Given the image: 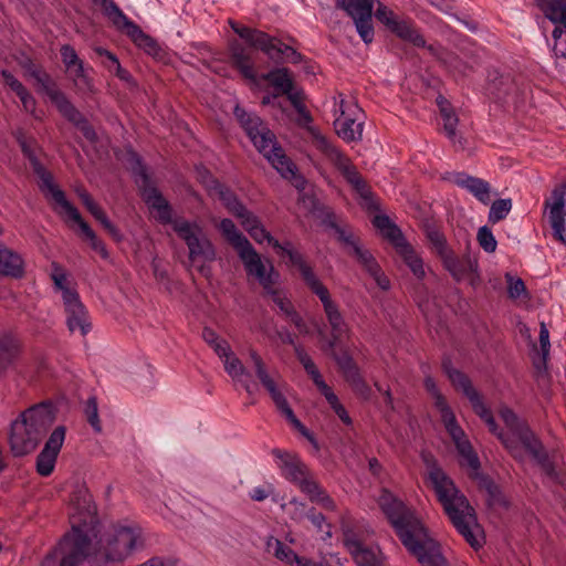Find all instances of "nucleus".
<instances>
[{"label":"nucleus","mask_w":566,"mask_h":566,"mask_svg":"<svg viewBox=\"0 0 566 566\" xmlns=\"http://www.w3.org/2000/svg\"><path fill=\"white\" fill-rule=\"evenodd\" d=\"M202 338L214 350L218 357L224 356L227 350L230 348L229 343L226 339L220 338L217 333L209 327L203 328Z\"/></svg>","instance_id":"obj_48"},{"label":"nucleus","mask_w":566,"mask_h":566,"mask_svg":"<svg viewBox=\"0 0 566 566\" xmlns=\"http://www.w3.org/2000/svg\"><path fill=\"white\" fill-rule=\"evenodd\" d=\"M275 59H282L290 63H298L301 61V54L296 52L293 48L283 44L279 41L276 50H275Z\"/></svg>","instance_id":"obj_57"},{"label":"nucleus","mask_w":566,"mask_h":566,"mask_svg":"<svg viewBox=\"0 0 566 566\" xmlns=\"http://www.w3.org/2000/svg\"><path fill=\"white\" fill-rule=\"evenodd\" d=\"M283 94L287 95V98L296 109V112L300 114L302 119L305 123H310L312 120V117L310 113L306 111L305 105L303 104V95L302 92L293 88H290V92H284Z\"/></svg>","instance_id":"obj_54"},{"label":"nucleus","mask_w":566,"mask_h":566,"mask_svg":"<svg viewBox=\"0 0 566 566\" xmlns=\"http://www.w3.org/2000/svg\"><path fill=\"white\" fill-rule=\"evenodd\" d=\"M62 116L73 123L84 135V137L91 142L96 139V133L93 127L88 124L85 117L75 108V106L69 102L64 107L59 111Z\"/></svg>","instance_id":"obj_38"},{"label":"nucleus","mask_w":566,"mask_h":566,"mask_svg":"<svg viewBox=\"0 0 566 566\" xmlns=\"http://www.w3.org/2000/svg\"><path fill=\"white\" fill-rule=\"evenodd\" d=\"M262 78L271 83V85L279 91V94L290 92V88H293L294 84L291 72L285 67L263 74Z\"/></svg>","instance_id":"obj_42"},{"label":"nucleus","mask_w":566,"mask_h":566,"mask_svg":"<svg viewBox=\"0 0 566 566\" xmlns=\"http://www.w3.org/2000/svg\"><path fill=\"white\" fill-rule=\"evenodd\" d=\"M378 505L405 547L422 566H448L440 552V545L428 535L421 521L400 500L389 491L382 490Z\"/></svg>","instance_id":"obj_5"},{"label":"nucleus","mask_w":566,"mask_h":566,"mask_svg":"<svg viewBox=\"0 0 566 566\" xmlns=\"http://www.w3.org/2000/svg\"><path fill=\"white\" fill-rule=\"evenodd\" d=\"M444 368L452 385L458 390H462L468 397L475 413L485 421L489 430L497 436L512 457L517 460H523L524 452H527L542 467L547 475L552 478L556 476L554 465L544 452L542 443L511 409L504 407L500 410V417L509 431L507 433L499 431L491 411L485 407L480 395L472 387L469 378L459 370L449 369L447 365H444Z\"/></svg>","instance_id":"obj_2"},{"label":"nucleus","mask_w":566,"mask_h":566,"mask_svg":"<svg viewBox=\"0 0 566 566\" xmlns=\"http://www.w3.org/2000/svg\"><path fill=\"white\" fill-rule=\"evenodd\" d=\"M448 433L454 442L457 450L462 458L461 463L468 465L475 474L480 468V461L473 451L470 441L467 439L464 431L458 424L455 416L452 415L442 420Z\"/></svg>","instance_id":"obj_22"},{"label":"nucleus","mask_w":566,"mask_h":566,"mask_svg":"<svg viewBox=\"0 0 566 566\" xmlns=\"http://www.w3.org/2000/svg\"><path fill=\"white\" fill-rule=\"evenodd\" d=\"M439 106H440L441 117H442V120H443L444 133L447 134L448 138L453 144L459 143V145L462 147L463 146L462 145V140L457 135L458 117L454 115V113L449 107L447 102H440Z\"/></svg>","instance_id":"obj_43"},{"label":"nucleus","mask_w":566,"mask_h":566,"mask_svg":"<svg viewBox=\"0 0 566 566\" xmlns=\"http://www.w3.org/2000/svg\"><path fill=\"white\" fill-rule=\"evenodd\" d=\"M85 415L90 424L96 432L102 431V426L98 418L97 402L94 397L88 398L85 406Z\"/></svg>","instance_id":"obj_56"},{"label":"nucleus","mask_w":566,"mask_h":566,"mask_svg":"<svg viewBox=\"0 0 566 566\" xmlns=\"http://www.w3.org/2000/svg\"><path fill=\"white\" fill-rule=\"evenodd\" d=\"M282 509L296 522L302 521L308 513L306 504L298 501L296 497H293L287 503L282 504Z\"/></svg>","instance_id":"obj_51"},{"label":"nucleus","mask_w":566,"mask_h":566,"mask_svg":"<svg viewBox=\"0 0 566 566\" xmlns=\"http://www.w3.org/2000/svg\"><path fill=\"white\" fill-rule=\"evenodd\" d=\"M564 188L558 187L552 191L551 198L546 200L545 207L548 210V221L556 240L566 245V210Z\"/></svg>","instance_id":"obj_21"},{"label":"nucleus","mask_w":566,"mask_h":566,"mask_svg":"<svg viewBox=\"0 0 566 566\" xmlns=\"http://www.w3.org/2000/svg\"><path fill=\"white\" fill-rule=\"evenodd\" d=\"M36 84L39 85V90L48 95V97L59 111H61L64 105L70 102L65 94L56 87L55 82L46 72L40 76V78L36 81Z\"/></svg>","instance_id":"obj_40"},{"label":"nucleus","mask_w":566,"mask_h":566,"mask_svg":"<svg viewBox=\"0 0 566 566\" xmlns=\"http://www.w3.org/2000/svg\"><path fill=\"white\" fill-rule=\"evenodd\" d=\"M373 223L384 237L394 243L395 247L405 241L401 231L390 222L388 217L376 216L373 220Z\"/></svg>","instance_id":"obj_45"},{"label":"nucleus","mask_w":566,"mask_h":566,"mask_svg":"<svg viewBox=\"0 0 566 566\" xmlns=\"http://www.w3.org/2000/svg\"><path fill=\"white\" fill-rule=\"evenodd\" d=\"M424 387L427 391L431 395L434 400V407L440 412L441 420L454 415L451 408L449 407L446 398L439 391L436 381L430 376H427L424 379Z\"/></svg>","instance_id":"obj_44"},{"label":"nucleus","mask_w":566,"mask_h":566,"mask_svg":"<svg viewBox=\"0 0 566 566\" xmlns=\"http://www.w3.org/2000/svg\"><path fill=\"white\" fill-rule=\"evenodd\" d=\"M249 234L258 243L266 241L269 244H271L280 256L287 258L291 265L297 268L300 274L304 271V268L310 266L303 255L294 250L290 242L281 244L263 228L262 224H259L256 228L251 230Z\"/></svg>","instance_id":"obj_24"},{"label":"nucleus","mask_w":566,"mask_h":566,"mask_svg":"<svg viewBox=\"0 0 566 566\" xmlns=\"http://www.w3.org/2000/svg\"><path fill=\"white\" fill-rule=\"evenodd\" d=\"M375 17L388 31L400 40L417 48L426 45L424 38L410 18L396 13L382 3L378 4Z\"/></svg>","instance_id":"obj_17"},{"label":"nucleus","mask_w":566,"mask_h":566,"mask_svg":"<svg viewBox=\"0 0 566 566\" xmlns=\"http://www.w3.org/2000/svg\"><path fill=\"white\" fill-rule=\"evenodd\" d=\"M336 231L338 239L345 243L347 253L357 259L381 290H388L390 287L388 277L381 272L373 254L359 243L353 231L343 228H336Z\"/></svg>","instance_id":"obj_18"},{"label":"nucleus","mask_w":566,"mask_h":566,"mask_svg":"<svg viewBox=\"0 0 566 566\" xmlns=\"http://www.w3.org/2000/svg\"><path fill=\"white\" fill-rule=\"evenodd\" d=\"M272 454L276 459V465L283 478L295 484L312 502L325 510H335L334 500L318 484L313 472L295 453L274 449Z\"/></svg>","instance_id":"obj_9"},{"label":"nucleus","mask_w":566,"mask_h":566,"mask_svg":"<svg viewBox=\"0 0 566 566\" xmlns=\"http://www.w3.org/2000/svg\"><path fill=\"white\" fill-rule=\"evenodd\" d=\"M512 209L511 199H500L495 200L489 212V221L492 223H496L503 220Z\"/></svg>","instance_id":"obj_50"},{"label":"nucleus","mask_w":566,"mask_h":566,"mask_svg":"<svg viewBox=\"0 0 566 566\" xmlns=\"http://www.w3.org/2000/svg\"><path fill=\"white\" fill-rule=\"evenodd\" d=\"M60 52H61L62 62L65 65L66 70L72 66H76L77 64L83 62L78 57L74 48L69 44L62 45Z\"/></svg>","instance_id":"obj_60"},{"label":"nucleus","mask_w":566,"mask_h":566,"mask_svg":"<svg viewBox=\"0 0 566 566\" xmlns=\"http://www.w3.org/2000/svg\"><path fill=\"white\" fill-rule=\"evenodd\" d=\"M234 115L259 153L283 178L295 180V186L300 187L301 179L296 176L295 165L285 155L266 124L258 115L248 113L240 106L234 108Z\"/></svg>","instance_id":"obj_7"},{"label":"nucleus","mask_w":566,"mask_h":566,"mask_svg":"<svg viewBox=\"0 0 566 566\" xmlns=\"http://www.w3.org/2000/svg\"><path fill=\"white\" fill-rule=\"evenodd\" d=\"M51 279L55 290L61 293L69 331L72 333L78 331L81 335L85 336L91 331L88 312L81 302L76 290L67 281L65 271L57 263H52Z\"/></svg>","instance_id":"obj_12"},{"label":"nucleus","mask_w":566,"mask_h":566,"mask_svg":"<svg viewBox=\"0 0 566 566\" xmlns=\"http://www.w3.org/2000/svg\"><path fill=\"white\" fill-rule=\"evenodd\" d=\"M230 59L232 65L242 74L243 77L252 82H256L252 53L247 48L240 43H233L231 45Z\"/></svg>","instance_id":"obj_28"},{"label":"nucleus","mask_w":566,"mask_h":566,"mask_svg":"<svg viewBox=\"0 0 566 566\" xmlns=\"http://www.w3.org/2000/svg\"><path fill=\"white\" fill-rule=\"evenodd\" d=\"M446 179L463 189H467L483 205H488L491 200V186L488 181L481 178L473 177L464 172H450L446 176Z\"/></svg>","instance_id":"obj_25"},{"label":"nucleus","mask_w":566,"mask_h":566,"mask_svg":"<svg viewBox=\"0 0 566 566\" xmlns=\"http://www.w3.org/2000/svg\"><path fill=\"white\" fill-rule=\"evenodd\" d=\"M146 541L143 527L133 522L111 525L95 544L78 526H73L60 544L62 566H76L84 560L94 565L119 563L144 549Z\"/></svg>","instance_id":"obj_1"},{"label":"nucleus","mask_w":566,"mask_h":566,"mask_svg":"<svg viewBox=\"0 0 566 566\" xmlns=\"http://www.w3.org/2000/svg\"><path fill=\"white\" fill-rule=\"evenodd\" d=\"M513 88V83L509 76H499L490 81L489 90L491 94L501 98L507 95Z\"/></svg>","instance_id":"obj_53"},{"label":"nucleus","mask_w":566,"mask_h":566,"mask_svg":"<svg viewBox=\"0 0 566 566\" xmlns=\"http://www.w3.org/2000/svg\"><path fill=\"white\" fill-rule=\"evenodd\" d=\"M54 416L48 405L41 403L24 411L11 424L10 449L15 457L32 452L53 423Z\"/></svg>","instance_id":"obj_8"},{"label":"nucleus","mask_w":566,"mask_h":566,"mask_svg":"<svg viewBox=\"0 0 566 566\" xmlns=\"http://www.w3.org/2000/svg\"><path fill=\"white\" fill-rule=\"evenodd\" d=\"M286 318L297 328L300 334L310 333L308 325L303 319V317L296 312V310H294Z\"/></svg>","instance_id":"obj_64"},{"label":"nucleus","mask_w":566,"mask_h":566,"mask_svg":"<svg viewBox=\"0 0 566 566\" xmlns=\"http://www.w3.org/2000/svg\"><path fill=\"white\" fill-rule=\"evenodd\" d=\"M343 542L358 566H381L378 546L365 544L353 530L344 527Z\"/></svg>","instance_id":"obj_20"},{"label":"nucleus","mask_w":566,"mask_h":566,"mask_svg":"<svg viewBox=\"0 0 566 566\" xmlns=\"http://www.w3.org/2000/svg\"><path fill=\"white\" fill-rule=\"evenodd\" d=\"M0 274L21 277L23 275V260L14 251L0 243Z\"/></svg>","instance_id":"obj_33"},{"label":"nucleus","mask_w":566,"mask_h":566,"mask_svg":"<svg viewBox=\"0 0 566 566\" xmlns=\"http://www.w3.org/2000/svg\"><path fill=\"white\" fill-rule=\"evenodd\" d=\"M444 368L452 385L458 390H462L468 397L475 413L485 421L489 430L497 436L512 457L517 460H523L524 452H527L542 467L547 475L552 478L556 476L554 465L544 452L542 443L511 409L504 407L500 410V417L509 431L507 433L499 431L491 411L485 407L480 395L472 387L469 378L459 370L449 369L447 365H444Z\"/></svg>","instance_id":"obj_3"},{"label":"nucleus","mask_w":566,"mask_h":566,"mask_svg":"<svg viewBox=\"0 0 566 566\" xmlns=\"http://www.w3.org/2000/svg\"><path fill=\"white\" fill-rule=\"evenodd\" d=\"M70 503L77 511V513L83 516L81 520L84 522L86 521V517H92L95 513L92 495L87 488L84 485L77 486L72 492Z\"/></svg>","instance_id":"obj_35"},{"label":"nucleus","mask_w":566,"mask_h":566,"mask_svg":"<svg viewBox=\"0 0 566 566\" xmlns=\"http://www.w3.org/2000/svg\"><path fill=\"white\" fill-rule=\"evenodd\" d=\"M444 268L451 273V275L460 281L476 271L478 263L470 256L458 258L451 251L442 258Z\"/></svg>","instance_id":"obj_29"},{"label":"nucleus","mask_w":566,"mask_h":566,"mask_svg":"<svg viewBox=\"0 0 566 566\" xmlns=\"http://www.w3.org/2000/svg\"><path fill=\"white\" fill-rule=\"evenodd\" d=\"M91 67L85 66L84 62L66 70L69 77L73 81L74 86L82 93L93 91V81L90 76Z\"/></svg>","instance_id":"obj_41"},{"label":"nucleus","mask_w":566,"mask_h":566,"mask_svg":"<svg viewBox=\"0 0 566 566\" xmlns=\"http://www.w3.org/2000/svg\"><path fill=\"white\" fill-rule=\"evenodd\" d=\"M96 4H99L104 13L108 17L114 25L118 24L119 21H125L124 12L113 0H93Z\"/></svg>","instance_id":"obj_52"},{"label":"nucleus","mask_w":566,"mask_h":566,"mask_svg":"<svg viewBox=\"0 0 566 566\" xmlns=\"http://www.w3.org/2000/svg\"><path fill=\"white\" fill-rule=\"evenodd\" d=\"M120 31L125 32L139 48H143L147 53L155 54L157 44L156 42L145 34L143 30L125 15V21H119L115 25Z\"/></svg>","instance_id":"obj_31"},{"label":"nucleus","mask_w":566,"mask_h":566,"mask_svg":"<svg viewBox=\"0 0 566 566\" xmlns=\"http://www.w3.org/2000/svg\"><path fill=\"white\" fill-rule=\"evenodd\" d=\"M398 254L402 258L403 262L411 270L415 276L421 279L424 276V268L422 259L417 254L413 248L406 241L400 242L397 247Z\"/></svg>","instance_id":"obj_39"},{"label":"nucleus","mask_w":566,"mask_h":566,"mask_svg":"<svg viewBox=\"0 0 566 566\" xmlns=\"http://www.w3.org/2000/svg\"><path fill=\"white\" fill-rule=\"evenodd\" d=\"M313 379L314 384L317 386L322 395L326 398V400H334L335 394L331 389V387L323 380L317 367L315 366L312 370L306 371Z\"/></svg>","instance_id":"obj_58"},{"label":"nucleus","mask_w":566,"mask_h":566,"mask_svg":"<svg viewBox=\"0 0 566 566\" xmlns=\"http://www.w3.org/2000/svg\"><path fill=\"white\" fill-rule=\"evenodd\" d=\"M334 127L344 142L360 140L364 113L353 97L339 93L334 97Z\"/></svg>","instance_id":"obj_15"},{"label":"nucleus","mask_w":566,"mask_h":566,"mask_svg":"<svg viewBox=\"0 0 566 566\" xmlns=\"http://www.w3.org/2000/svg\"><path fill=\"white\" fill-rule=\"evenodd\" d=\"M19 349L18 343L11 336L0 338V368L6 366L17 355Z\"/></svg>","instance_id":"obj_49"},{"label":"nucleus","mask_w":566,"mask_h":566,"mask_svg":"<svg viewBox=\"0 0 566 566\" xmlns=\"http://www.w3.org/2000/svg\"><path fill=\"white\" fill-rule=\"evenodd\" d=\"M429 480L447 515L457 531L474 548L482 545V532L473 507L454 482L437 465L429 469Z\"/></svg>","instance_id":"obj_6"},{"label":"nucleus","mask_w":566,"mask_h":566,"mask_svg":"<svg viewBox=\"0 0 566 566\" xmlns=\"http://www.w3.org/2000/svg\"><path fill=\"white\" fill-rule=\"evenodd\" d=\"M262 273L264 274L266 281L263 283L261 281L258 282L262 285L264 291L271 295L273 303L280 308L285 317H287L295 308L286 295L282 291L274 287L279 279V273L274 271V268L270 262H268V264L263 262Z\"/></svg>","instance_id":"obj_26"},{"label":"nucleus","mask_w":566,"mask_h":566,"mask_svg":"<svg viewBox=\"0 0 566 566\" xmlns=\"http://www.w3.org/2000/svg\"><path fill=\"white\" fill-rule=\"evenodd\" d=\"M373 4L374 0H336V6L353 19L357 33L366 44L371 43L375 36Z\"/></svg>","instance_id":"obj_19"},{"label":"nucleus","mask_w":566,"mask_h":566,"mask_svg":"<svg viewBox=\"0 0 566 566\" xmlns=\"http://www.w3.org/2000/svg\"><path fill=\"white\" fill-rule=\"evenodd\" d=\"M544 15L554 23H562L566 29V0H535Z\"/></svg>","instance_id":"obj_37"},{"label":"nucleus","mask_w":566,"mask_h":566,"mask_svg":"<svg viewBox=\"0 0 566 566\" xmlns=\"http://www.w3.org/2000/svg\"><path fill=\"white\" fill-rule=\"evenodd\" d=\"M23 153L30 158L34 172L40 178V188L51 196L56 205L57 212L65 219L72 220L78 224L83 235L90 241L91 248L103 259L108 258V252L104 243L96 237L95 232L82 219L77 209L65 198V195L53 184L52 175L31 155L29 147L22 144Z\"/></svg>","instance_id":"obj_10"},{"label":"nucleus","mask_w":566,"mask_h":566,"mask_svg":"<svg viewBox=\"0 0 566 566\" xmlns=\"http://www.w3.org/2000/svg\"><path fill=\"white\" fill-rule=\"evenodd\" d=\"M250 358L258 379L271 396L277 410L286 418L293 428L300 431L303 436L310 438L308 430L296 418L292 408L287 403L284 396L285 384L281 380L280 375L276 371L270 373L262 357L254 349L250 350Z\"/></svg>","instance_id":"obj_13"},{"label":"nucleus","mask_w":566,"mask_h":566,"mask_svg":"<svg viewBox=\"0 0 566 566\" xmlns=\"http://www.w3.org/2000/svg\"><path fill=\"white\" fill-rule=\"evenodd\" d=\"M219 358L222 360L227 374L233 380L241 382L248 392H251L247 369L238 356L232 352L231 347L227 350L224 356Z\"/></svg>","instance_id":"obj_32"},{"label":"nucleus","mask_w":566,"mask_h":566,"mask_svg":"<svg viewBox=\"0 0 566 566\" xmlns=\"http://www.w3.org/2000/svg\"><path fill=\"white\" fill-rule=\"evenodd\" d=\"M301 276L307 287L321 300L324 313L332 331V339L328 340V347L333 349L336 347L340 338L346 335L348 328L344 321L337 304L331 298L327 287L319 281L314 273L312 266L304 268Z\"/></svg>","instance_id":"obj_14"},{"label":"nucleus","mask_w":566,"mask_h":566,"mask_svg":"<svg viewBox=\"0 0 566 566\" xmlns=\"http://www.w3.org/2000/svg\"><path fill=\"white\" fill-rule=\"evenodd\" d=\"M478 241L479 244L486 252H494L496 249V240L491 230L488 229L486 227H482L479 229Z\"/></svg>","instance_id":"obj_59"},{"label":"nucleus","mask_w":566,"mask_h":566,"mask_svg":"<svg viewBox=\"0 0 566 566\" xmlns=\"http://www.w3.org/2000/svg\"><path fill=\"white\" fill-rule=\"evenodd\" d=\"M324 350L334 357V359L337 361L338 366L346 374L347 378H349L352 380L353 385L356 387V390H358L363 396L367 397V392L369 391V388L357 375L356 367H355L350 356L347 353L337 355L335 352V347H333V349H331L328 347V343L324 346Z\"/></svg>","instance_id":"obj_30"},{"label":"nucleus","mask_w":566,"mask_h":566,"mask_svg":"<svg viewBox=\"0 0 566 566\" xmlns=\"http://www.w3.org/2000/svg\"><path fill=\"white\" fill-rule=\"evenodd\" d=\"M424 231L427 239L430 241L432 247L436 249L437 253L442 258L446 255L450 250L447 247L446 238L440 232L438 227H436L433 223L427 222L424 224Z\"/></svg>","instance_id":"obj_47"},{"label":"nucleus","mask_w":566,"mask_h":566,"mask_svg":"<svg viewBox=\"0 0 566 566\" xmlns=\"http://www.w3.org/2000/svg\"><path fill=\"white\" fill-rule=\"evenodd\" d=\"M234 216L240 219L242 227L248 232H250L259 224H261L259 219L252 212L248 211L244 207L242 208V211H238Z\"/></svg>","instance_id":"obj_61"},{"label":"nucleus","mask_w":566,"mask_h":566,"mask_svg":"<svg viewBox=\"0 0 566 566\" xmlns=\"http://www.w3.org/2000/svg\"><path fill=\"white\" fill-rule=\"evenodd\" d=\"M78 196L86 207V209L92 213V216L101 222L103 228L115 239H119L120 234L117 228L108 220L105 212L102 208L92 199L90 193L86 190L78 191Z\"/></svg>","instance_id":"obj_36"},{"label":"nucleus","mask_w":566,"mask_h":566,"mask_svg":"<svg viewBox=\"0 0 566 566\" xmlns=\"http://www.w3.org/2000/svg\"><path fill=\"white\" fill-rule=\"evenodd\" d=\"M205 184L210 193L218 197L223 202L229 212L235 214L238 211H242L243 206L238 201L233 192L230 191L224 185L220 184L212 177H208L207 180H205Z\"/></svg>","instance_id":"obj_34"},{"label":"nucleus","mask_w":566,"mask_h":566,"mask_svg":"<svg viewBox=\"0 0 566 566\" xmlns=\"http://www.w3.org/2000/svg\"><path fill=\"white\" fill-rule=\"evenodd\" d=\"M266 549L272 553L277 559L285 562L287 564H293L297 555L294 553L292 548L284 545L281 541L270 537L266 541Z\"/></svg>","instance_id":"obj_46"},{"label":"nucleus","mask_w":566,"mask_h":566,"mask_svg":"<svg viewBox=\"0 0 566 566\" xmlns=\"http://www.w3.org/2000/svg\"><path fill=\"white\" fill-rule=\"evenodd\" d=\"M137 184L145 202L155 213V218L164 224L170 223L178 238L187 245L190 265L202 276L210 277L209 264L217 259V250L202 226L185 218L174 219L170 205L150 184L145 169L139 164Z\"/></svg>","instance_id":"obj_4"},{"label":"nucleus","mask_w":566,"mask_h":566,"mask_svg":"<svg viewBox=\"0 0 566 566\" xmlns=\"http://www.w3.org/2000/svg\"><path fill=\"white\" fill-rule=\"evenodd\" d=\"M506 280L510 297L517 298L526 292V287L522 279H515L511 274H506Z\"/></svg>","instance_id":"obj_62"},{"label":"nucleus","mask_w":566,"mask_h":566,"mask_svg":"<svg viewBox=\"0 0 566 566\" xmlns=\"http://www.w3.org/2000/svg\"><path fill=\"white\" fill-rule=\"evenodd\" d=\"M479 483L486 490L488 494L490 495V504H504L497 486L492 481L483 479V481H479Z\"/></svg>","instance_id":"obj_63"},{"label":"nucleus","mask_w":566,"mask_h":566,"mask_svg":"<svg viewBox=\"0 0 566 566\" xmlns=\"http://www.w3.org/2000/svg\"><path fill=\"white\" fill-rule=\"evenodd\" d=\"M64 439L65 428L63 426L56 427L36 458V472L40 475L49 476L53 472Z\"/></svg>","instance_id":"obj_23"},{"label":"nucleus","mask_w":566,"mask_h":566,"mask_svg":"<svg viewBox=\"0 0 566 566\" xmlns=\"http://www.w3.org/2000/svg\"><path fill=\"white\" fill-rule=\"evenodd\" d=\"M1 75L3 83L17 94L21 103L23 102V98H27L31 95L27 87L19 80H17L10 72L3 71Z\"/></svg>","instance_id":"obj_55"},{"label":"nucleus","mask_w":566,"mask_h":566,"mask_svg":"<svg viewBox=\"0 0 566 566\" xmlns=\"http://www.w3.org/2000/svg\"><path fill=\"white\" fill-rule=\"evenodd\" d=\"M219 229L226 240L235 249L248 275L262 283L266 281L263 271V261L249 240L237 229L230 219H222Z\"/></svg>","instance_id":"obj_16"},{"label":"nucleus","mask_w":566,"mask_h":566,"mask_svg":"<svg viewBox=\"0 0 566 566\" xmlns=\"http://www.w3.org/2000/svg\"><path fill=\"white\" fill-rule=\"evenodd\" d=\"M231 27L234 30V32L241 38L244 39L249 44L255 49H259L266 53L271 59H275V50L277 46L279 41L274 38H271L269 34L245 28V27H238L233 22H231Z\"/></svg>","instance_id":"obj_27"},{"label":"nucleus","mask_w":566,"mask_h":566,"mask_svg":"<svg viewBox=\"0 0 566 566\" xmlns=\"http://www.w3.org/2000/svg\"><path fill=\"white\" fill-rule=\"evenodd\" d=\"M312 144L342 174L346 181L359 195L361 206L369 210L378 208L369 186L357 171L352 160L340 149L318 132L312 133Z\"/></svg>","instance_id":"obj_11"}]
</instances>
